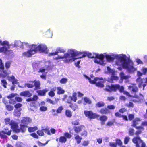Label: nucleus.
Masks as SVG:
<instances>
[{
    "mask_svg": "<svg viewBox=\"0 0 147 147\" xmlns=\"http://www.w3.org/2000/svg\"><path fill=\"white\" fill-rule=\"evenodd\" d=\"M75 136L74 138L76 140L77 143L78 144L80 143L81 142V140L82 139V137L78 134H75Z\"/></svg>",
    "mask_w": 147,
    "mask_h": 147,
    "instance_id": "32",
    "label": "nucleus"
},
{
    "mask_svg": "<svg viewBox=\"0 0 147 147\" xmlns=\"http://www.w3.org/2000/svg\"><path fill=\"white\" fill-rule=\"evenodd\" d=\"M9 101V103L10 104L14 105L16 103V100L13 99H10Z\"/></svg>",
    "mask_w": 147,
    "mask_h": 147,
    "instance_id": "58",
    "label": "nucleus"
},
{
    "mask_svg": "<svg viewBox=\"0 0 147 147\" xmlns=\"http://www.w3.org/2000/svg\"><path fill=\"white\" fill-rule=\"evenodd\" d=\"M22 104L20 103H18L16 104L14 107L16 109L20 108L22 106Z\"/></svg>",
    "mask_w": 147,
    "mask_h": 147,
    "instance_id": "62",
    "label": "nucleus"
},
{
    "mask_svg": "<svg viewBox=\"0 0 147 147\" xmlns=\"http://www.w3.org/2000/svg\"><path fill=\"white\" fill-rule=\"evenodd\" d=\"M115 98L114 96H108L107 97V100L109 101H111L115 100Z\"/></svg>",
    "mask_w": 147,
    "mask_h": 147,
    "instance_id": "59",
    "label": "nucleus"
},
{
    "mask_svg": "<svg viewBox=\"0 0 147 147\" xmlns=\"http://www.w3.org/2000/svg\"><path fill=\"white\" fill-rule=\"evenodd\" d=\"M130 140V138L127 136L125 137L124 138V143L125 144H127L129 142Z\"/></svg>",
    "mask_w": 147,
    "mask_h": 147,
    "instance_id": "52",
    "label": "nucleus"
},
{
    "mask_svg": "<svg viewBox=\"0 0 147 147\" xmlns=\"http://www.w3.org/2000/svg\"><path fill=\"white\" fill-rule=\"evenodd\" d=\"M87 132L86 130H84V131L80 133V135L81 136H84V137H86L87 136Z\"/></svg>",
    "mask_w": 147,
    "mask_h": 147,
    "instance_id": "51",
    "label": "nucleus"
},
{
    "mask_svg": "<svg viewBox=\"0 0 147 147\" xmlns=\"http://www.w3.org/2000/svg\"><path fill=\"white\" fill-rule=\"evenodd\" d=\"M122 87L123 88V89L122 90V91L121 92H120V93H123V94L126 95L127 96H128L129 97H134V96H133L132 95H130L129 93L128 92L126 91H124V87L122 86Z\"/></svg>",
    "mask_w": 147,
    "mask_h": 147,
    "instance_id": "35",
    "label": "nucleus"
},
{
    "mask_svg": "<svg viewBox=\"0 0 147 147\" xmlns=\"http://www.w3.org/2000/svg\"><path fill=\"white\" fill-rule=\"evenodd\" d=\"M65 115L67 117L71 118L72 116V113L70 110L66 109L65 111Z\"/></svg>",
    "mask_w": 147,
    "mask_h": 147,
    "instance_id": "30",
    "label": "nucleus"
},
{
    "mask_svg": "<svg viewBox=\"0 0 147 147\" xmlns=\"http://www.w3.org/2000/svg\"><path fill=\"white\" fill-rule=\"evenodd\" d=\"M27 126L24 124H20V128H16L14 129V131L16 133L21 132L22 133L26 131V129L27 127Z\"/></svg>",
    "mask_w": 147,
    "mask_h": 147,
    "instance_id": "13",
    "label": "nucleus"
},
{
    "mask_svg": "<svg viewBox=\"0 0 147 147\" xmlns=\"http://www.w3.org/2000/svg\"><path fill=\"white\" fill-rule=\"evenodd\" d=\"M58 91L57 94H63L65 92V91L64 90L62 89L61 87H59L57 88Z\"/></svg>",
    "mask_w": 147,
    "mask_h": 147,
    "instance_id": "38",
    "label": "nucleus"
},
{
    "mask_svg": "<svg viewBox=\"0 0 147 147\" xmlns=\"http://www.w3.org/2000/svg\"><path fill=\"white\" fill-rule=\"evenodd\" d=\"M1 42L0 44L3 46L6 45L7 47H0V53H3L5 54H6L7 52L11 51V50H8V49L10 48V45L9 44V42L7 41H4L3 42L1 40Z\"/></svg>",
    "mask_w": 147,
    "mask_h": 147,
    "instance_id": "6",
    "label": "nucleus"
},
{
    "mask_svg": "<svg viewBox=\"0 0 147 147\" xmlns=\"http://www.w3.org/2000/svg\"><path fill=\"white\" fill-rule=\"evenodd\" d=\"M12 130L6 127L4 128L3 130L0 131V137L2 139H5L7 138L6 134L9 136L11 135Z\"/></svg>",
    "mask_w": 147,
    "mask_h": 147,
    "instance_id": "7",
    "label": "nucleus"
},
{
    "mask_svg": "<svg viewBox=\"0 0 147 147\" xmlns=\"http://www.w3.org/2000/svg\"><path fill=\"white\" fill-rule=\"evenodd\" d=\"M94 58H96L99 59V60H98L96 59H95L94 60V62L95 63H96L98 64H103L104 62L103 60L105 57V56L102 53L99 54L95 53L94 54Z\"/></svg>",
    "mask_w": 147,
    "mask_h": 147,
    "instance_id": "9",
    "label": "nucleus"
},
{
    "mask_svg": "<svg viewBox=\"0 0 147 147\" xmlns=\"http://www.w3.org/2000/svg\"><path fill=\"white\" fill-rule=\"evenodd\" d=\"M69 98L66 102V103L70 104L72 102V101L75 102H76L77 100V93L75 92L73 93L72 96H69Z\"/></svg>",
    "mask_w": 147,
    "mask_h": 147,
    "instance_id": "12",
    "label": "nucleus"
},
{
    "mask_svg": "<svg viewBox=\"0 0 147 147\" xmlns=\"http://www.w3.org/2000/svg\"><path fill=\"white\" fill-rule=\"evenodd\" d=\"M11 64V61L6 62L5 64L6 70H5L4 64L3 63L2 60L0 59V71L3 74L2 76L3 77H5L8 75L9 73L7 71L10 68Z\"/></svg>",
    "mask_w": 147,
    "mask_h": 147,
    "instance_id": "2",
    "label": "nucleus"
},
{
    "mask_svg": "<svg viewBox=\"0 0 147 147\" xmlns=\"http://www.w3.org/2000/svg\"><path fill=\"white\" fill-rule=\"evenodd\" d=\"M35 81H29L31 84L27 83L26 84V86L29 88H33L34 86V83Z\"/></svg>",
    "mask_w": 147,
    "mask_h": 147,
    "instance_id": "34",
    "label": "nucleus"
},
{
    "mask_svg": "<svg viewBox=\"0 0 147 147\" xmlns=\"http://www.w3.org/2000/svg\"><path fill=\"white\" fill-rule=\"evenodd\" d=\"M57 88L56 87H54L52 88L51 90L48 92V95L51 97H53L55 96L54 92L56 91Z\"/></svg>",
    "mask_w": 147,
    "mask_h": 147,
    "instance_id": "26",
    "label": "nucleus"
},
{
    "mask_svg": "<svg viewBox=\"0 0 147 147\" xmlns=\"http://www.w3.org/2000/svg\"><path fill=\"white\" fill-rule=\"evenodd\" d=\"M64 135L66 138H70L71 137V135L68 132L65 133Z\"/></svg>",
    "mask_w": 147,
    "mask_h": 147,
    "instance_id": "63",
    "label": "nucleus"
},
{
    "mask_svg": "<svg viewBox=\"0 0 147 147\" xmlns=\"http://www.w3.org/2000/svg\"><path fill=\"white\" fill-rule=\"evenodd\" d=\"M38 99V97L36 95H34L33 97H29L26 100L27 102H29L33 101H36Z\"/></svg>",
    "mask_w": 147,
    "mask_h": 147,
    "instance_id": "27",
    "label": "nucleus"
},
{
    "mask_svg": "<svg viewBox=\"0 0 147 147\" xmlns=\"http://www.w3.org/2000/svg\"><path fill=\"white\" fill-rule=\"evenodd\" d=\"M35 50H36V52L38 51H40L41 52H44L47 51V46L45 45H37L34 44Z\"/></svg>",
    "mask_w": 147,
    "mask_h": 147,
    "instance_id": "10",
    "label": "nucleus"
},
{
    "mask_svg": "<svg viewBox=\"0 0 147 147\" xmlns=\"http://www.w3.org/2000/svg\"><path fill=\"white\" fill-rule=\"evenodd\" d=\"M109 145L111 147H117V144L115 142H112L109 143Z\"/></svg>",
    "mask_w": 147,
    "mask_h": 147,
    "instance_id": "64",
    "label": "nucleus"
},
{
    "mask_svg": "<svg viewBox=\"0 0 147 147\" xmlns=\"http://www.w3.org/2000/svg\"><path fill=\"white\" fill-rule=\"evenodd\" d=\"M82 53L81 52H78L74 50H70L69 54L70 57L68 58H70L66 59L65 62L67 63L73 62L75 60V58H73L72 57H74L79 55H82Z\"/></svg>",
    "mask_w": 147,
    "mask_h": 147,
    "instance_id": "4",
    "label": "nucleus"
},
{
    "mask_svg": "<svg viewBox=\"0 0 147 147\" xmlns=\"http://www.w3.org/2000/svg\"><path fill=\"white\" fill-rule=\"evenodd\" d=\"M84 113L86 117L90 119H94L99 117V115L93 113L91 111H84Z\"/></svg>",
    "mask_w": 147,
    "mask_h": 147,
    "instance_id": "8",
    "label": "nucleus"
},
{
    "mask_svg": "<svg viewBox=\"0 0 147 147\" xmlns=\"http://www.w3.org/2000/svg\"><path fill=\"white\" fill-rule=\"evenodd\" d=\"M34 44L31 45L30 49L28 50L26 52H24L22 53L23 56L27 57H30L32 56L36 53V50L33 46Z\"/></svg>",
    "mask_w": 147,
    "mask_h": 147,
    "instance_id": "5",
    "label": "nucleus"
},
{
    "mask_svg": "<svg viewBox=\"0 0 147 147\" xmlns=\"http://www.w3.org/2000/svg\"><path fill=\"white\" fill-rule=\"evenodd\" d=\"M105 103L102 101H99L96 104V106L98 107H102L105 106Z\"/></svg>",
    "mask_w": 147,
    "mask_h": 147,
    "instance_id": "41",
    "label": "nucleus"
},
{
    "mask_svg": "<svg viewBox=\"0 0 147 147\" xmlns=\"http://www.w3.org/2000/svg\"><path fill=\"white\" fill-rule=\"evenodd\" d=\"M107 119V117L104 115L101 116L99 118V120L101 121V124L102 125H104Z\"/></svg>",
    "mask_w": 147,
    "mask_h": 147,
    "instance_id": "25",
    "label": "nucleus"
},
{
    "mask_svg": "<svg viewBox=\"0 0 147 147\" xmlns=\"http://www.w3.org/2000/svg\"><path fill=\"white\" fill-rule=\"evenodd\" d=\"M4 121L6 124H9V125H12L13 124L10 122V119L9 118H6L4 119Z\"/></svg>",
    "mask_w": 147,
    "mask_h": 147,
    "instance_id": "43",
    "label": "nucleus"
},
{
    "mask_svg": "<svg viewBox=\"0 0 147 147\" xmlns=\"http://www.w3.org/2000/svg\"><path fill=\"white\" fill-rule=\"evenodd\" d=\"M59 57V59H63V58H65L66 59H67L69 57H70V55L68 53H65L64 54L63 56H58Z\"/></svg>",
    "mask_w": 147,
    "mask_h": 147,
    "instance_id": "37",
    "label": "nucleus"
},
{
    "mask_svg": "<svg viewBox=\"0 0 147 147\" xmlns=\"http://www.w3.org/2000/svg\"><path fill=\"white\" fill-rule=\"evenodd\" d=\"M17 94L16 93H11L10 94L6 96V97L9 99H11L14 97Z\"/></svg>",
    "mask_w": 147,
    "mask_h": 147,
    "instance_id": "46",
    "label": "nucleus"
},
{
    "mask_svg": "<svg viewBox=\"0 0 147 147\" xmlns=\"http://www.w3.org/2000/svg\"><path fill=\"white\" fill-rule=\"evenodd\" d=\"M99 113L101 114H107L110 113V111L106 107H104L101 109L99 111Z\"/></svg>",
    "mask_w": 147,
    "mask_h": 147,
    "instance_id": "24",
    "label": "nucleus"
},
{
    "mask_svg": "<svg viewBox=\"0 0 147 147\" xmlns=\"http://www.w3.org/2000/svg\"><path fill=\"white\" fill-rule=\"evenodd\" d=\"M108 62L113 61L114 58L112 57L111 55L107 54L105 56Z\"/></svg>",
    "mask_w": 147,
    "mask_h": 147,
    "instance_id": "36",
    "label": "nucleus"
},
{
    "mask_svg": "<svg viewBox=\"0 0 147 147\" xmlns=\"http://www.w3.org/2000/svg\"><path fill=\"white\" fill-rule=\"evenodd\" d=\"M15 99L16 101L18 102H21L22 100V99L21 98L18 96L16 97Z\"/></svg>",
    "mask_w": 147,
    "mask_h": 147,
    "instance_id": "60",
    "label": "nucleus"
},
{
    "mask_svg": "<svg viewBox=\"0 0 147 147\" xmlns=\"http://www.w3.org/2000/svg\"><path fill=\"white\" fill-rule=\"evenodd\" d=\"M38 129L37 127L35 126L32 127H29L28 128V131L29 132H34Z\"/></svg>",
    "mask_w": 147,
    "mask_h": 147,
    "instance_id": "39",
    "label": "nucleus"
},
{
    "mask_svg": "<svg viewBox=\"0 0 147 147\" xmlns=\"http://www.w3.org/2000/svg\"><path fill=\"white\" fill-rule=\"evenodd\" d=\"M31 121V119L28 117H24L21 121V123L25 125L28 124Z\"/></svg>",
    "mask_w": 147,
    "mask_h": 147,
    "instance_id": "22",
    "label": "nucleus"
},
{
    "mask_svg": "<svg viewBox=\"0 0 147 147\" xmlns=\"http://www.w3.org/2000/svg\"><path fill=\"white\" fill-rule=\"evenodd\" d=\"M46 101L52 105H55V103L54 101L49 98L47 99H46Z\"/></svg>",
    "mask_w": 147,
    "mask_h": 147,
    "instance_id": "61",
    "label": "nucleus"
},
{
    "mask_svg": "<svg viewBox=\"0 0 147 147\" xmlns=\"http://www.w3.org/2000/svg\"><path fill=\"white\" fill-rule=\"evenodd\" d=\"M128 89L132 92L136 93L138 92V89L135 84H132L128 86Z\"/></svg>",
    "mask_w": 147,
    "mask_h": 147,
    "instance_id": "15",
    "label": "nucleus"
},
{
    "mask_svg": "<svg viewBox=\"0 0 147 147\" xmlns=\"http://www.w3.org/2000/svg\"><path fill=\"white\" fill-rule=\"evenodd\" d=\"M34 81H35L34 83V85L35 86V90L40 89V83L39 81H36V80Z\"/></svg>",
    "mask_w": 147,
    "mask_h": 147,
    "instance_id": "31",
    "label": "nucleus"
},
{
    "mask_svg": "<svg viewBox=\"0 0 147 147\" xmlns=\"http://www.w3.org/2000/svg\"><path fill=\"white\" fill-rule=\"evenodd\" d=\"M20 95L25 97H29L32 96V94L29 91H25L21 92L20 94Z\"/></svg>",
    "mask_w": 147,
    "mask_h": 147,
    "instance_id": "21",
    "label": "nucleus"
},
{
    "mask_svg": "<svg viewBox=\"0 0 147 147\" xmlns=\"http://www.w3.org/2000/svg\"><path fill=\"white\" fill-rule=\"evenodd\" d=\"M123 88L122 86H121L119 84H111L110 85H107L106 86L105 88V90L109 92H116L118 90L119 92L122 91Z\"/></svg>",
    "mask_w": 147,
    "mask_h": 147,
    "instance_id": "3",
    "label": "nucleus"
},
{
    "mask_svg": "<svg viewBox=\"0 0 147 147\" xmlns=\"http://www.w3.org/2000/svg\"><path fill=\"white\" fill-rule=\"evenodd\" d=\"M67 82V79L66 78H62L60 81L61 84H65Z\"/></svg>",
    "mask_w": 147,
    "mask_h": 147,
    "instance_id": "54",
    "label": "nucleus"
},
{
    "mask_svg": "<svg viewBox=\"0 0 147 147\" xmlns=\"http://www.w3.org/2000/svg\"><path fill=\"white\" fill-rule=\"evenodd\" d=\"M85 128V126L83 125H81L79 126H74L73 127L74 130L76 133H79L82 130H84Z\"/></svg>",
    "mask_w": 147,
    "mask_h": 147,
    "instance_id": "16",
    "label": "nucleus"
},
{
    "mask_svg": "<svg viewBox=\"0 0 147 147\" xmlns=\"http://www.w3.org/2000/svg\"><path fill=\"white\" fill-rule=\"evenodd\" d=\"M5 108L8 111H11L13 109V106L8 104L5 105Z\"/></svg>",
    "mask_w": 147,
    "mask_h": 147,
    "instance_id": "40",
    "label": "nucleus"
},
{
    "mask_svg": "<svg viewBox=\"0 0 147 147\" xmlns=\"http://www.w3.org/2000/svg\"><path fill=\"white\" fill-rule=\"evenodd\" d=\"M107 80L106 79H103L102 80H98V82H96V86L98 87L102 88L104 86V83Z\"/></svg>",
    "mask_w": 147,
    "mask_h": 147,
    "instance_id": "19",
    "label": "nucleus"
},
{
    "mask_svg": "<svg viewBox=\"0 0 147 147\" xmlns=\"http://www.w3.org/2000/svg\"><path fill=\"white\" fill-rule=\"evenodd\" d=\"M134 118V115L133 114H129L128 115V119L130 121H131Z\"/></svg>",
    "mask_w": 147,
    "mask_h": 147,
    "instance_id": "57",
    "label": "nucleus"
},
{
    "mask_svg": "<svg viewBox=\"0 0 147 147\" xmlns=\"http://www.w3.org/2000/svg\"><path fill=\"white\" fill-rule=\"evenodd\" d=\"M141 121V119L140 118H135L132 121L131 126L134 127H136Z\"/></svg>",
    "mask_w": 147,
    "mask_h": 147,
    "instance_id": "23",
    "label": "nucleus"
},
{
    "mask_svg": "<svg viewBox=\"0 0 147 147\" xmlns=\"http://www.w3.org/2000/svg\"><path fill=\"white\" fill-rule=\"evenodd\" d=\"M69 107L73 111H75L78 108V105L75 103L72 102L69 104Z\"/></svg>",
    "mask_w": 147,
    "mask_h": 147,
    "instance_id": "29",
    "label": "nucleus"
},
{
    "mask_svg": "<svg viewBox=\"0 0 147 147\" xmlns=\"http://www.w3.org/2000/svg\"><path fill=\"white\" fill-rule=\"evenodd\" d=\"M102 77H95L94 78V80H92L91 79V80H89V82L91 84H95L96 85V81H98V80H102Z\"/></svg>",
    "mask_w": 147,
    "mask_h": 147,
    "instance_id": "28",
    "label": "nucleus"
},
{
    "mask_svg": "<svg viewBox=\"0 0 147 147\" xmlns=\"http://www.w3.org/2000/svg\"><path fill=\"white\" fill-rule=\"evenodd\" d=\"M116 143L117 144H117L118 145L121 146L122 145V142L120 139H119L116 138L115 140Z\"/></svg>",
    "mask_w": 147,
    "mask_h": 147,
    "instance_id": "44",
    "label": "nucleus"
},
{
    "mask_svg": "<svg viewBox=\"0 0 147 147\" xmlns=\"http://www.w3.org/2000/svg\"><path fill=\"white\" fill-rule=\"evenodd\" d=\"M23 144L22 142H18L16 143V147H23Z\"/></svg>",
    "mask_w": 147,
    "mask_h": 147,
    "instance_id": "56",
    "label": "nucleus"
},
{
    "mask_svg": "<svg viewBox=\"0 0 147 147\" xmlns=\"http://www.w3.org/2000/svg\"><path fill=\"white\" fill-rule=\"evenodd\" d=\"M79 123V120L78 119L73 121L71 122L72 125L74 126L78 125Z\"/></svg>",
    "mask_w": 147,
    "mask_h": 147,
    "instance_id": "55",
    "label": "nucleus"
},
{
    "mask_svg": "<svg viewBox=\"0 0 147 147\" xmlns=\"http://www.w3.org/2000/svg\"><path fill=\"white\" fill-rule=\"evenodd\" d=\"M63 109V107L62 105H60L58 107L56 110L54 109H52V112L53 113V115H57L58 114L61 113Z\"/></svg>",
    "mask_w": 147,
    "mask_h": 147,
    "instance_id": "14",
    "label": "nucleus"
},
{
    "mask_svg": "<svg viewBox=\"0 0 147 147\" xmlns=\"http://www.w3.org/2000/svg\"><path fill=\"white\" fill-rule=\"evenodd\" d=\"M94 53H94L92 54L91 53H87L86 52H83L82 53V55L80 56L79 58H81L87 56L89 58H94Z\"/></svg>",
    "mask_w": 147,
    "mask_h": 147,
    "instance_id": "20",
    "label": "nucleus"
},
{
    "mask_svg": "<svg viewBox=\"0 0 147 147\" xmlns=\"http://www.w3.org/2000/svg\"><path fill=\"white\" fill-rule=\"evenodd\" d=\"M15 45L17 47H20V48H22V49H23L24 47V45H26V47H28L29 46H30L31 45H29V44L27 42H21L20 41H18L16 43H15Z\"/></svg>",
    "mask_w": 147,
    "mask_h": 147,
    "instance_id": "18",
    "label": "nucleus"
},
{
    "mask_svg": "<svg viewBox=\"0 0 147 147\" xmlns=\"http://www.w3.org/2000/svg\"><path fill=\"white\" fill-rule=\"evenodd\" d=\"M48 91V89L47 88H46L43 90H37L36 92L37 93L38 96H45L46 95V93Z\"/></svg>",
    "mask_w": 147,
    "mask_h": 147,
    "instance_id": "17",
    "label": "nucleus"
},
{
    "mask_svg": "<svg viewBox=\"0 0 147 147\" xmlns=\"http://www.w3.org/2000/svg\"><path fill=\"white\" fill-rule=\"evenodd\" d=\"M118 59L121 63L123 68L126 69L129 73L133 72L136 70L134 67L133 63L131 65H129V62L127 60V56L125 55L119 56Z\"/></svg>",
    "mask_w": 147,
    "mask_h": 147,
    "instance_id": "1",
    "label": "nucleus"
},
{
    "mask_svg": "<svg viewBox=\"0 0 147 147\" xmlns=\"http://www.w3.org/2000/svg\"><path fill=\"white\" fill-rule=\"evenodd\" d=\"M42 130L45 133H47L48 135H50L51 134L49 128L47 127L45 129H42Z\"/></svg>",
    "mask_w": 147,
    "mask_h": 147,
    "instance_id": "50",
    "label": "nucleus"
},
{
    "mask_svg": "<svg viewBox=\"0 0 147 147\" xmlns=\"http://www.w3.org/2000/svg\"><path fill=\"white\" fill-rule=\"evenodd\" d=\"M6 97H4L2 99V102L5 105L8 104V102L6 98Z\"/></svg>",
    "mask_w": 147,
    "mask_h": 147,
    "instance_id": "49",
    "label": "nucleus"
},
{
    "mask_svg": "<svg viewBox=\"0 0 147 147\" xmlns=\"http://www.w3.org/2000/svg\"><path fill=\"white\" fill-rule=\"evenodd\" d=\"M137 82H139L138 84V87L140 88H141L142 86L143 87L142 89L143 90H144L145 87L146 85V84H145L146 83L145 78L141 79L140 77H139L137 79Z\"/></svg>",
    "mask_w": 147,
    "mask_h": 147,
    "instance_id": "11",
    "label": "nucleus"
},
{
    "mask_svg": "<svg viewBox=\"0 0 147 147\" xmlns=\"http://www.w3.org/2000/svg\"><path fill=\"white\" fill-rule=\"evenodd\" d=\"M56 51L58 52V54L59 53H64L65 52V51L63 49H61L60 47L58 48L56 50Z\"/></svg>",
    "mask_w": 147,
    "mask_h": 147,
    "instance_id": "48",
    "label": "nucleus"
},
{
    "mask_svg": "<svg viewBox=\"0 0 147 147\" xmlns=\"http://www.w3.org/2000/svg\"><path fill=\"white\" fill-rule=\"evenodd\" d=\"M121 79L122 80H127L129 78V76L127 75H125L123 72H121L120 74Z\"/></svg>",
    "mask_w": 147,
    "mask_h": 147,
    "instance_id": "33",
    "label": "nucleus"
},
{
    "mask_svg": "<svg viewBox=\"0 0 147 147\" xmlns=\"http://www.w3.org/2000/svg\"><path fill=\"white\" fill-rule=\"evenodd\" d=\"M60 142L62 143H65L67 141L66 138L64 136H61L59 140Z\"/></svg>",
    "mask_w": 147,
    "mask_h": 147,
    "instance_id": "42",
    "label": "nucleus"
},
{
    "mask_svg": "<svg viewBox=\"0 0 147 147\" xmlns=\"http://www.w3.org/2000/svg\"><path fill=\"white\" fill-rule=\"evenodd\" d=\"M84 102L88 104H91V101L88 98L85 97L84 98Z\"/></svg>",
    "mask_w": 147,
    "mask_h": 147,
    "instance_id": "45",
    "label": "nucleus"
},
{
    "mask_svg": "<svg viewBox=\"0 0 147 147\" xmlns=\"http://www.w3.org/2000/svg\"><path fill=\"white\" fill-rule=\"evenodd\" d=\"M1 82L2 85L5 88H7L6 85L7 84L6 80L4 79H3L1 80Z\"/></svg>",
    "mask_w": 147,
    "mask_h": 147,
    "instance_id": "47",
    "label": "nucleus"
},
{
    "mask_svg": "<svg viewBox=\"0 0 147 147\" xmlns=\"http://www.w3.org/2000/svg\"><path fill=\"white\" fill-rule=\"evenodd\" d=\"M37 133L38 135L40 136H42L44 135L43 131L42 130H38L37 131Z\"/></svg>",
    "mask_w": 147,
    "mask_h": 147,
    "instance_id": "53",
    "label": "nucleus"
}]
</instances>
